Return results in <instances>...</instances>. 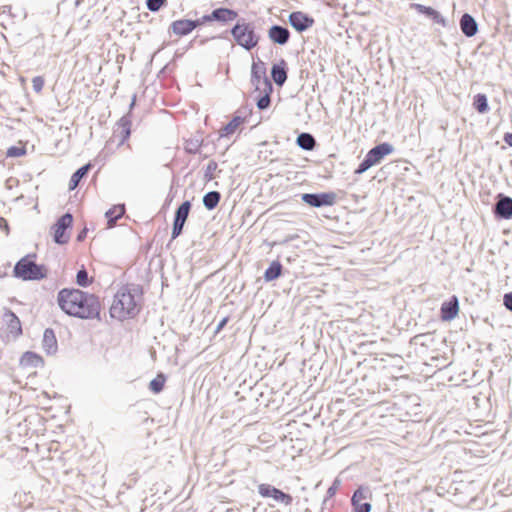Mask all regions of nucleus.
Segmentation results:
<instances>
[{"instance_id":"nucleus-1","label":"nucleus","mask_w":512,"mask_h":512,"mask_svg":"<svg viewBox=\"0 0 512 512\" xmlns=\"http://www.w3.org/2000/svg\"><path fill=\"white\" fill-rule=\"evenodd\" d=\"M57 303L63 312L76 318L95 319L101 312V303L96 295L76 288L60 290Z\"/></svg>"},{"instance_id":"nucleus-2","label":"nucleus","mask_w":512,"mask_h":512,"mask_svg":"<svg viewBox=\"0 0 512 512\" xmlns=\"http://www.w3.org/2000/svg\"><path fill=\"white\" fill-rule=\"evenodd\" d=\"M139 304L128 286L121 287L115 294L110 307L112 318L123 321L135 317L139 312Z\"/></svg>"},{"instance_id":"nucleus-3","label":"nucleus","mask_w":512,"mask_h":512,"mask_svg":"<svg viewBox=\"0 0 512 512\" xmlns=\"http://www.w3.org/2000/svg\"><path fill=\"white\" fill-rule=\"evenodd\" d=\"M36 255L29 254L21 258L15 265L14 276L22 280H41L46 277L47 269L35 262Z\"/></svg>"},{"instance_id":"nucleus-4","label":"nucleus","mask_w":512,"mask_h":512,"mask_svg":"<svg viewBox=\"0 0 512 512\" xmlns=\"http://www.w3.org/2000/svg\"><path fill=\"white\" fill-rule=\"evenodd\" d=\"M231 34L235 42L247 49L251 50L257 46L259 42V36L255 32L254 27L249 23H237L231 30Z\"/></svg>"},{"instance_id":"nucleus-5","label":"nucleus","mask_w":512,"mask_h":512,"mask_svg":"<svg viewBox=\"0 0 512 512\" xmlns=\"http://www.w3.org/2000/svg\"><path fill=\"white\" fill-rule=\"evenodd\" d=\"M394 148L389 143H381L372 148L365 156V159L359 164L355 170L356 174H362L370 167L380 163V161L387 155L393 152Z\"/></svg>"},{"instance_id":"nucleus-6","label":"nucleus","mask_w":512,"mask_h":512,"mask_svg":"<svg viewBox=\"0 0 512 512\" xmlns=\"http://www.w3.org/2000/svg\"><path fill=\"white\" fill-rule=\"evenodd\" d=\"M252 82L259 91H272V84L266 76V65L263 61L253 62L251 68Z\"/></svg>"},{"instance_id":"nucleus-7","label":"nucleus","mask_w":512,"mask_h":512,"mask_svg":"<svg viewBox=\"0 0 512 512\" xmlns=\"http://www.w3.org/2000/svg\"><path fill=\"white\" fill-rule=\"evenodd\" d=\"M73 217L70 213L62 215L53 226V238L58 244H66L69 240L67 230L72 226Z\"/></svg>"},{"instance_id":"nucleus-8","label":"nucleus","mask_w":512,"mask_h":512,"mask_svg":"<svg viewBox=\"0 0 512 512\" xmlns=\"http://www.w3.org/2000/svg\"><path fill=\"white\" fill-rule=\"evenodd\" d=\"M302 200L312 207L332 206L336 203L337 195L334 192L321 194L306 193L302 195Z\"/></svg>"},{"instance_id":"nucleus-9","label":"nucleus","mask_w":512,"mask_h":512,"mask_svg":"<svg viewBox=\"0 0 512 512\" xmlns=\"http://www.w3.org/2000/svg\"><path fill=\"white\" fill-rule=\"evenodd\" d=\"M203 23V18L201 20L196 21L189 19H180L172 22L171 29L175 35L185 36L192 32L197 26L202 25Z\"/></svg>"},{"instance_id":"nucleus-10","label":"nucleus","mask_w":512,"mask_h":512,"mask_svg":"<svg viewBox=\"0 0 512 512\" xmlns=\"http://www.w3.org/2000/svg\"><path fill=\"white\" fill-rule=\"evenodd\" d=\"M289 22L295 30L303 32L313 26L314 19L301 11H296L289 15Z\"/></svg>"},{"instance_id":"nucleus-11","label":"nucleus","mask_w":512,"mask_h":512,"mask_svg":"<svg viewBox=\"0 0 512 512\" xmlns=\"http://www.w3.org/2000/svg\"><path fill=\"white\" fill-rule=\"evenodd\" d=\"M459 313V302L456 296H452L449 301H445L441 305L440 317L442 321L449 322L453 320Z\"/></svg>"},{"instance_id":"nucleus-12","label":"nucleus","mask_w":512,"mask_h":512,"mask_svg":"<svg viewBox=\"0 0 512 512\" xmlns=\"http://www.w3.org/2000/svg\"><path fill=\"white\" fill-rule=\"evenodd\" d=\"M238 14L236 11L228 9V8H218L215 9L210 15H205L203 17V21L210 22L213 20L229 22L233 21L237 18Z\"/></svg>"},{"instance_id":"nucleus-13","label":"nucleus","mask_w":512,"mask_h":512,"mask_svg":"<svg viewBox=\"0 0 512 512\" xmlns=\"http://www.w3.org/2000/svg\"><path fill=\"white\" fill-rule=\"evenodd\" d=\"M246 122V117L241 115H234L231 121L222 127L219 131L220 137H229L234 134L244 123Z\"/></svg>"},{"instance_id":"nucleus-14","label":"nucleus","mask_w":512,"mask_h":512,"mask_svg":"<svg viewBox=\"0 0 512 512\" xmlns=\"http://www.w3.org/2000/svg\"><path fill=\"white\" fill-rule=\"evenodd\" d=\"M367 496L362 489L354 492L351 502L355 512H370L371 505L366 501Z\"/></svg>"},{"instance_id":"nucleus-15","label":"nucleus","mask_w":512,"mask_h":512,"mask_svg":"<svg viewBox=\"0 0 512 512\" xmlns=\"http://www.w3.org/2000/svg\"><path fill=\"white\" fill-rule=\"evenodd\" d=\"M268 36L272 42L283 45L288 42L290 33L288 29L275 25L269 29Z\"/></svg>"},{"instance_id":"nucleus-16","label":"nucleus","mask_w":512,"mask_h":512,"mask_svg":"<svg viewBox=\"0 0 512 512\" xmlns=\"http://www.w3.org/2000/svg\"><path fill=\"white\" fill-rule=\"evenodd\" d=\"M20 365L24 369L40 368L44 366V360L33 352H26L20 359Z\"/></svg>"},{"instance_id":"nucleus-17","label":"nucleus","mask_w":512,"mask_h":512,"mask_svg":"<svg viewBox=\"0 0 512 512\" xmlns=\"http://www.w3.org/2000/svg\"><path fill=\"white\" fill-rule=\"evenodd\" d=\"M411 8L415 9L416 11H418L421 14H424V15L430 17L435 23H438V24H441V25H445L444 18L434 8L428 7V6H424V5L418 4V3L411 4Z\"/></svg>"},{"instance_id":"nucleus-18","label":"nucleus","mask_w":512,"mask_h":512,"mask_svg":"<svg viewBox=\"0 0 512 512\" xmlns=\"http://www.w3.org/2000/svg\"><path fill=\"white\" fill-rule=\"evenodd\" d=\"M460 27H461L462 32L468 37L474 36L477 33V29H478L476 21L469 14H464L461 17Z\"/></svg>"},{"instance_id":"nucleus-19","label":"nucleus","mask_w":512,"mask_h":512,"mask_svg":"<svg viewBox=\"0 0 512 512\" xmlns=\"http://www.w3.org/2000/svg\"><path fill=\"white\" fill-rule=\"evenodd\" d=\"M125 214V206L123 204H118L112 206L106 213L105 216L107 218V227H114L116 221L120 219Z\"/></svg>"},{"instance_id":"nucleus-20","label":"nucleus","mask_w":512,"mask_h":512,"mask_svg":"<svg viewBox=\"0 0 512 512\" xmlns=\"http://www.w3.org/2000/svg\"><path fill=\"white\" fill-rule=\"evenodd\" d=\"M496 213L505 219L512 217V199L505 197L500 199L496 204Z\"/></svg>"},{"instance_id":"nucleus-21","label":"nucleus","mask_w":512,"mask_h":512,"mask_svg":"<svg viewBox=\"0 0 512 512\" xmlns=\"http://www.w3.org/2000/svg\"><path fill=\"white\" fill-rule=\"evenodd\" d=\"M91 169V164H86L79 168L70 178L68 188L70 191H73L79 185V182L83 177H85L89 170Z\"/></svg>"},{"instance_id":"nucleus-22","label":"nucleus","mask_w":512,"mask_h":512,"mask_svg":"<svg viewBox=\"0 0 512 512\" xmlns=\"http://www.w3.org/2000/svg\"><path fill=\"white\" fill-rule=\"evenodd\" d=\"M282 269L283 267L279 261H273L264 273L265 280L269 282L277 279L281 276Z\"/></svg>"},{"instance_id":"nucleus-23","label":"nucleus","mask_w":512,"mask_h":512,"mask_svg":"<svg viewBox=\"0 0 512 512\" xmlns=\"http://www.w3.org/2000/svg\"><path fill=\"white\" fill-rule=\"evenodd\" d=\"M220 198L221 196L219 192H209L203 197V204L207 209L212 210L218 205Z\"/></svg>"},{"instance_id":"nucleus-24","label":"nucleus","mask_w":512,"mask_h":512,"mask_svg":"<svg viewBox=\"0 0 512 512\" xmlns=\"http://www.w3.org/2000/svg\"><path fill=\"white\" fill-rule=\"evenodd\" d=\"M297 144L305 150H312L316 143L312 135L302 133L297 137Z\"/></svg>"},{"instance_id":"nucleus-25","label":"nucleus","mask_w":512,"mask_h":512,"mask_svg":"<svg viewBox=\"0 0 512 512\" xmlns=\"http://www.w3.org/2000/svg\"><path fill=\"white\" fill-rule=\"evenodd\" d=\"M473 105L475 109L481 114L486 113L489 110L488 101L485 94H476L474 96Z\"/></svg>"},{"instance_id":"nucleus-26","label":"nucleus","mask_w":512,"mask_h":512,"mask_svg":"<svg viewBox=\"0 0 512 512\" xmlns=\"http://www.w3.org/2000/svg\"><path fill=\"white\" fill-rule=\"evenodd\" d=\"M118 128L120 129V144L125 143L131 134V122L127 119H121L118 123Z\"/></svg>"},{"instance_id":"nucleus-27","label":"nucleus","mask_w":512,"mask_h":512,"mask_svg":"<svg viewBox=\"0 0 512 512\" xmlns=\"http://www.w3.org/2000/svg\"><path fill=\"white\" fill-rule=\"evenodd\" d=\"M166 377L164 374L159 373L153 380L149 383V389L157 394L161 392L165 386Z\"/></svg>"},{"instance_id":"nucleus-28","label":"nucleus","mask_w":512,"mask_h":512,"mask_svg":"<svg viewBox=\"0 0 512 512\" xmlns=\"http://www.w3.org/2000/svg\"><path fill=\"white\" fill-rule=\"evenodd\" d=\"M272 78L274 82L281 86L284 84V82L287 79V73L283 67H280L278 65H274L272 68Z\"/></svg>"},{"instance_id":"nucleus-29","label":"nucleus","mask_w":512,"mask_h":512,"mask_svg":"<svg viewBox=\"0 0 512 512\" xmlns=\"http://www.w3.org/2000/svg\"><path fill=\"white\" fill-rule=\"evenodd\" d=\"M27 149L26 144L23 142H19L16 146H11L6 151L7 157H22L26 155Z\"/></svg>"},{"instance_id":"nucleus-30","label":"nucleus","mask_w":512,"mask_h":512,"mask_svg":"<svg viewBox=\"0 0 512 512\" xmlns=\"http://www.w3.org/2000/svg\"><path fill=\"white\" fill-rule=\"evenodd\" d=\"M191 203L189 201L183 202L176 211L175 218L181 220V222H186L188 215L190 213Z\"/></svg>"},{"instance_id":"nucleus-31","label":"nucleus","mask_w":512,"mask_h":512,"mask_svg":"<svg viewBox=\"0 0 512 512\" xmlns=\"http://www.w3.org/2000/svg\"><path fill=\"white\" fill-rule=\"evenodd\" d=\"M273 499L277 502L282 503L285 506H290L293 502V498L290 494H287L280 489L276 488L273 494Z\"/></svg>"},{"instance_id":"nucleus-32","label":"nucleus","mask_w":512,"mask_h":512,"mask_svg":"<svg viewBox=\"0 0 512 512\" xmlns=\"http://www.w3.org/2000/svg\"><path fill=\"white\" fill-rule=\"evenodd\" d=\"M275 487L269 485V484H260L258 486V493L263 497V498H268V497H271L273 498V494L275 493Z\"/></svg>"},{"instance_id":"nucleus-33","label":"nucleus","mask_w":512,"mask_h":512,"mask_svg":"<svg viewBox=\"0 0 512 512\" xmlns=\"http://www.w3.org/2000/svg\"><path fill=\"white\" fill-rule=\"evenodd\" d=\"M76 283L82 287H87L91 283V280L89 279L88 273L85 269L78 271L76 276Z\"/></svg>"},{"instance_id":"nucleus-34","label":"nucleus","mask_w":512,"mask_h":512,"mask_svg":"<svg viewBox=\"0 0 512 512\" xmlns=\"http://www.w3.org/2000/svg\"><path fill=\"white\" fill-rule=\"evenodd\" d=\"M264 93L263 96H261L258 100H257V107L260 109V110H263V109H266L270 106V94L272 91H262Z\"/></svg>"},{"instance_id":"nucleus-35","label":"nucleus","mask_w":512,"mask_h":512,"mask_svg":"<svg viewBox=\"0 0 512 512\" xmlns=\"http://www.w3.org/2000/svg\"><path fill=\"white\" fill-rule=\"evenodd\" d=\"M166 3H167V0H147L146 5L150 11L156 12L161 7L165 6Z\"/></svg>"},{"instance_id":"nucleus-36","label":"nucleus","mask_w":512,"mask_h":512,"mask_svg":"<svg viewBox=\"0 0 512 512\" xmlns=\"http://www.w3.org/2000/svg\"><path fill=\"white\" fill-rule=\"evenodd\" d=\"M185 222H181V220L175 218L173 223V229H172V239L177 238L183 230Z\"/></svg>"},{"instance_id":"nucleus-37","label":"nucleus","mask_w":512,"mask_h":512,"mask_svg":"<svg viewBox=\"0 0 512 512\" xmlns=\"http://www.w3.org/2000/svg\"><path fill=\"white\" fill-rule=\"evenodd\" d=\"M45 81L42 76H36L32 79L33 89L36 93H40L44 87Z\"/></svg>"},{"instance_id":"nucleus-38","label":"nucleus","mask_w":512,"mask_h":512,"mask_svg":"<svg viewBox=\"0 0 512 512\" xmlns=\"http://www.w3.org/2000/svg\"><path fill=\"white\" fill-rule=\"evenodd\" d=\"M503 300L505 307L512 311V292L505 294Z\"/></svg>"},{"instance_id":"nucleus-39","label":"nucleus","mask_w":512,"mask_h":512,"mask_svg":"<svg viewBox=\"0 0 512 512\" xmlns=\"http://www.w3.org/2000/svg\"><path fill=\"white\" fill-rule=\"evenodd\" d=\"M504 142L512 148V132L504 134Z\"/></svg>"},{"instance_id":"nucleus-40","label":"nucleus","mask_w":512,"mask_h":512,"mask_svg":"<svg viewBox=\"0 0 512 512\" xmlns=\"http://www.w3.org/2000/svg\"><path fill=\"white\" fill-rule=\"evenodd\" d=\"M86 234H87V230L84 229L83 231H81L78 236H77V239L78 241H82L85 237H86Z\"/></svg>"},{"instance_id":"nucleus-41","label":"nucleus","mask_w":512,"mask_h":512,"mask_svg":"<svg viewBox=\"0 0 512 512\" xmlns=\"http://www.w3.org/2000/svg\"><path fill=\"white\" fill-rule=\"evenodd\" d=\"M227 321H228V319H227V318H224V319L219 323L217 330H218V331H219V330H221V329L226 325Z\"/></svg>"},{"instance_id":"nucleus-42","label":"nucleus","mask_w":512,"mask_h":512,"mask_svg":"<svg viewBox=\"0 0 512 512\" xmlns=\"http://www.w3.org/2000/svg\"><path fill=\"white\" fill-rule=\"evenodd\" d=\"M49 336H51V338H52V339H54L53 332H52V331H49V330H46V331H45V334H44V338H45V340H47Z\"/></svg>"}]
</instances>
